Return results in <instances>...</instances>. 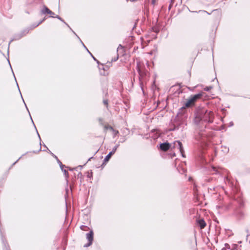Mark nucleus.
<instances>
[{
    "mask_svg": "<svg viewBox=\"0 0 250 250\" xmlns=\"http://www.w3.org/2000/svg\"><path fill=\"white\" fill-rule=\"evenodd\" d=\"M170 147V145L169 143L167 142L160 144V148L163 151H167Z\"/></svg>",
    "mask_w": 250,
    "mask_h": 250,
    "instance_id": "nucleus-5",
    "label": "nucleus"
},
{
    "mask_svg": "<svg viewBox=\"0 0 250 250\" xmlns=\"http://www.w3.org/2000/svg\"><path fill=\"white\" fill-rule=\"evenodd\" d=\"M111 131L113 132L114 136H116L119 133V131L113 128V130H112Z\"/></svg>",
    "mask_w": 250,
    "mask_h": 250,
    "instance_id": "nucleus-11",
    "label": "nucleus"
},
{
    "mask_svg": "<svg viewBox=\"0 0 250 250\" xmlns=\"http://www.w3.org/2000/svg\"><path fill=\"white\" fill-rule=\"evenodd\" d=\"M117 150V146H115L112 150V151L111 152H110L106 157L105 158H104V161L105 162H108L109 159H110L111 157L112 156V155H113L115 152H116Z\"/></svg>",
    "mask_w": 250,
    "mask_h": 250,
    "instance_id": "nucleus-7",
    "label": "nucleus"
},
{
    "mask_svg": "<svg viewBox=\"0 0 250 250\" xmlns=\"http://www.w3.org/2000/svg\"><path fill=\"white\" fill-rule=\"evenodd\" d=\"M104 105H105L107 107L108 106V101L107 100H105L103 102Z\"/></svg>",
    "mask_w": 250,
    "mask_h": 250,
    "instance_id": "nucleus-12",
    "label": "nucleus"
},
{
    "mask_svg": "<svg viewBox=\"0 0 250 250\" xmlns=\"http://www.w3.org/2000/svg\"><path fill=\"white\" fill-rule=\"evenodd\" d=\"M205 89L206 90H209V89H208V88H205Z\"/></svg>",
    "mask_w": 250,
    "mask_h": 250,
    "instance_id": "nucleus-16",
    "label": "nucleus"
},
{
    "mask_svg": "<svg viewBox=\"0 0 250 250\" xmlns=\"http://www.w3.org/2000/svg\"><path fill=\"white\" fill-rule=\"evenodd\" d=\"M45 20V18L43 19L42 21H41L37 25V26H38L39 24H40L41 23H42Z\"/></svg>",
    "mask_w": 250,
    "mask_h": 250,
    "instance_id": "nucleus-15",
    "label": "nucleus"
},
{
    "mask_svg": "<svg viewBox=\"0 0 250 250\" xmlns=\"http://www.w3.org/2000/svg\"><path fill=\"white\" fill-rule=\"evenodd\" d=\"M203 96L202 93H198L196 95H192L189 99H187V102L185 103L184 106L182 108H186L190 107L195 105V103L199 99H201Z\"/></svg>",
    "mask_w": 250,
    "mask_h": 250,
    "instance_id": "nucleus-1",
    "label": "nucleus"
},
{
    "mask_svg": "<svg viewBox=\"0 0 250 250\" xmlns=\"http://www.w3.org/2000/svg\"><path fill=\"white\" fill-rule=\"evenodd\" d=\"M86 239L88 243L84 246L85 247L90 246L92 243L93 240V232L92 231H90L89 233L86 234Z\"/></svg>",
    "mask_w": 250,
    "mask_h": 250,
    "instance_id": "nucleus-3",
    "label": "nucleus"
},
{
    "mask_svg": "<svg viewBox=\"0 0 250 250\" xmlns=\"http://www.w3.org/2000/svg\"><path fill=\"white\" fill-rule=\"evenodd\" d=\"M225 249H230V246L228 244H227V243L225 244Z\"/></svg>",
    "mask_w": 250,
    "mask_h": 250,
    "instance_id": "nucleus-13",
    "label": "nucleus"
},
{
    "mask_svg": "<svg viewBox=\"0 0 250 250\" xmlns=\"http://www.w3.org/2000/svg\"><path fill=\"white\" fill-rule=\"evenodd\" d=\"M176 144H177L178 145L179 149L181 154H182V156L183 157H185V151H184L182 143L180 141H177L174 142V144L175 146H176Z\"/></svg>",
    "mask_w": 250,
    "mask_h": 250,
    "instance_id": "nucleus-6",
    "label": "nucleus"
},
{
    "mask_svg": "<svg viewBox=\"0 0 250 250\" xmlns=\"http://www.w3.org/2000/svg\"><path fill=\"white\" fill-rule=\"evenodd\" d=\"M104 128L105 132H106L107 130H109L111 131L112 130H113V128L108 124L104 125Z\"/></svg>",
    "mask_w": 250,
    "mask_h": 250,
    "instance_id": "nucleus-9",
    "label": "nucleus"
},
{
    "mask_svg": "<svg viewBox=\"0 0 250 250\" xmlns=\"http://www.w3.org/2000/svg\"><path fill=\"white\" fill-rule=\"evenodd\" d=\"M108 74H109V73L108 72H104L103 75H104V76H107Z\"/></svg>",
    "mask_w": 250,
    "mask_h": 250,
    "instance_id": "nucleus-14",
    "label": "nucleus"
},
{
    "mask_svg": "<svg viewBox=\"0 0 250 250\" xmlns=\"http://www.w3.org/2000/svg\"><path fill=\"white\" fill-rule=\"evenodd\" d=\"M138 71L140 76L142 78H143L144 77H145L146 75V72H144L143 71V70H142L141 68L139 66H138Z\"/></svg>",
    "mask_w": 250,
    "mask_h": 250,
    "instance_id": "nucleus-10",
    "label": "nucleus"
},
{
    "mask_svg": "<svg viewBox=\"0 0 250 250\" xmlns=\"http://www.w3.org/2000/svg\"><path fill=\"white\" fill-rule=\"evenodd\" d=\"M197 224L200 226L201 229H204L206 226V223L202 219H199L197 221Z\"/></svg>",
    "mask_w": 250,
    "mask_h": 250,
    "instance_id": "nucleus-8",
    "label": "nucleus"
},
{
    "mask_svg": "<svg viewBox=\"0 0 250 250\" xmlns=\"http://www.w3.org/2000/svg\"><path fill=\"white\" fill-rule=\"evenodd\" d=\"M42 13L43 14H47L50 15L51 17H54V13L51 11L49 8H48L46 6H44L43 7L42 9Z\"/></svg>",
    "mask_w": 250,
    "mask_h": 250,
    "instance_id": "nucleus-4",
    "label": "nucleus"
},
{
    "mask_svg": "<svg viewBox=\"0 0 250 250\" xmlns=\"http://www.w3.org/2000/svg\"><path fill=\"white\" fill-rule=\"evenodd\" d=\"M213 118L214 114L213 112L210 111H206L205 113L204 117H203V120L205 121L212 123L213 122Z\"/></svg>",
    "mask_w": 250,
    "mask_h": 250,
    "instance_id": "nucleus-2",
    "label": "nucleus"
}]
</instances>
